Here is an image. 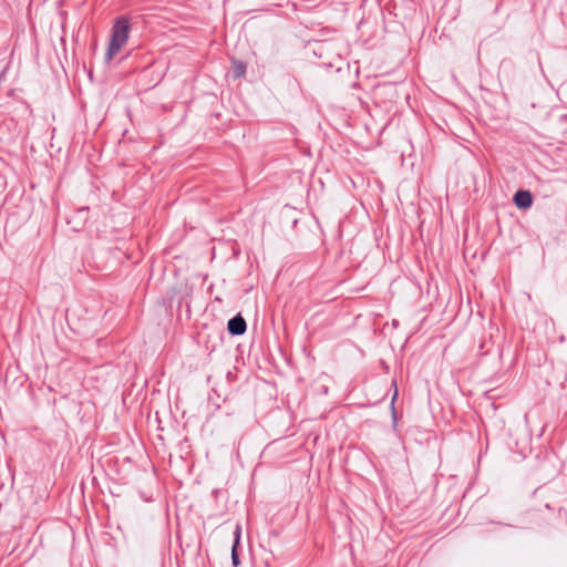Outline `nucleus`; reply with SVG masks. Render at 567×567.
I'll return each mask as SVG.
<instances>
[{"label": "nucleus", "instance_id": "2", "mask_svg": "<svg viewBox=\"0 0 567 567\" xmlns=\"http://www.w3.org/2000/svg\"><path fill=\"white\" fill-rule=\"evenodd\" d=\"M514 204L522 209H527L533 204V196L529 190H518L514 195Z\"/></svg>", "mask_w": 567, "mask_h": 567}, {"label": "nucleus", "instance_id": "4", "mask_svg": "<svg viewBox=\"0 0 567 567\" xmlns=\"http://www.w3.org/2000/svg\"><path fill=\"white\" fill-rule=\"evenodd\" d=\"M240 535H241V526L240 525H236V528L234 530V545H233V548H231V561H233V565L235 567H237L239 565V557H238V554H237V546L239 545V542H240Z\"/></svg>", "mask_w": 567, "mask_h": 567}, {"label": "nucleus", "instance_id": "1", "mask_svg": "<svg viewBox=\"0 0 567 567\" xmlns=\"http://www.w3.org/2000/svg\"><path fill=\"white\" fill-rule=\"evenodd\" d=\"M130 24L127 19L118 18L112 29L111 40L105 53V60L111 61L128 40Z\"/></svg>", "mask_w": 567, "mask_h": 567}, {"label": "nucleus", "instance_id": "6", "mask_svg": "<svg viewBox=\"0 0 567 567\" xmlns=\"http://www.w3.org/2000/svg\"><path fill=\"white\" fill-rule=\"evenodd\" d=\"M398 396V389L395 388V391H394V394H393V398H392V402L396 399Z\"/></svg>", "mask_w": 567, "mask_h": 567}, {"label": "nucleus", "instance_id": "5", "mask_svg": "<svg viewBox=\"0 0 567 567\" xmlns=\"http://www.w3.org/2000/svg\"><path fill=\"white\" fill-rule=\"evenodd\" d=\"M233 72L236 79L244 76L246 73V64L240 61H234Z\"/></svg>", "mask_w": 567, "mask_h": 567}, {"label": "nucleus", "instance_id": "3", "mask_svg": "<svg viewBox=\"0 0 567 567\" xmlns=\"http://www.w3.org/2000/svg\"><path fill=\"white\" fill-rule=\"evenodd\" d=\"M246 321L241 316H236L228 321V331L234 336H240L246 331Z\"/></svg>", "mask_w": 567, "mask_h": 567}]
</instances>
